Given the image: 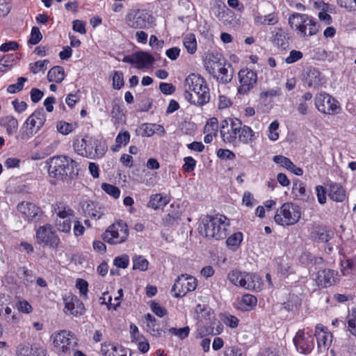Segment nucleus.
I'll use <instances>...</instances> for the list:
<instances>
[{
	"label": "nucleus",
	"instance_id": "nucleus-2",
	"mask_svg": "<svg viewBox=\"0 0 356 356\" xmlns=\"http://www.w3.org/2000/svg\"><path fill=\"white\" fill-rule=\"evenodd\" d=\"M229 225V222L226 216L208 215L202 218L198 230L202 236L209 239L221 240L227 236Z\"/></svg>",
	"mask_w": 356,
	"mask_h": 356
},
{
	"label": "nucleus",
	"instance_id": "nucleus-27",
	"mask_svg": "<svg viewBox=\"0 0 356 356\" xmlns=\"http://www.w3.org/2000/svg\"><path fill=\"white\" fill-rule=\"evenodd\" d=\"M329 197L335 202H341L346 199V191L343 187L337 183H331L327 191Z\"/></svg>",
	"mask_w": 356,
	"mask_h": 356
},
{
	"label": "nucleus",
	"instance_id": "nucleus-57",
	"mask_svg": "<svg viewBox=\"0 0 356 356\" xmlns=\"http://www.w3.org/2000/svg\"><path fill=\"white\" fill-rule=\"evenodd\" d=\"M190 328L188 326H186L181 328L171 327L169 329V332L177 336L179 338L183 339L187 337L189 334Z\"/></svg>",
	"mask_w": 356,
	"mask_h": 356
},
{
	"label": "nucleus",
	"instance_id": "nucleus-7",
	"mask_svg": "<svg viewBox=\"0 0 356 356\" xmlns=\"http://www.w3.org/2000/svg\"><path fill=\"white\" fill-rule=\"evenodd\" d=\"M46 115L42 109L35 111L25 121L19 138L22 140L31 138L44 125Z\"/></svg>",
	"mask_w": 356,
	"mask_h": 356
},
{
	"label": "nucleus",
	"instance_id": "nucleus-6",
	"mask_svg": "<svg viewBox=\"0 0 356 356\" xmlns=\"http://www.w3.org/2000/svg\"><path fill=\"white\" fill-rule=\"evenodd\" d=\"M53 344L59 356H67L77 345L74 334L67 330H60L52 335Z\"/></svg>",
	"mask_w": 356,
	"mask_h": 356
},
{
	"label": "nucleus",
	"instance_id": "nucleus-31",
	"mask_svg": "<svg viewBox=\"0 0 356 356\" xmlns=\"http://www.w3.org/2000/svg\"><path fill=\"white\" fill-rule=\"evenodd\" d=\"M238 143H241L245 145L252 143L256 138L254 131L250 127L243 124L242 122L241 126L240 134H238Z\"/></svg>",
	"mask_w": 356,
	"mask_h": 356
},
{
	"label": "nucleus",
	"instance_id": "nucleus-18",
	"mask_svg": "<svg viewBox=\"0 0 356 356\" xmlns=\"http://www.w3.org/2000/svg\"><path fill=\"white\" fill-rule=\"evenodd\" d=\"M338 273L331 269H321L317 273L316 282L319 286L327 288L336 282Z\"/></svg>",
	"mask_w": 356,
	"mask_h": 356
},
{
	"label": "nucleus",
	"instance_id": "nucleus-35",
	"mask_svg": "<svg viewBox=\"0 0 356 356\" xmlns=\"http://www.w3.org/2000/svg\"><path fill=\"white\" fill-rule=\"evenodd\" d=\"M1 124L6 129V132L11 136L17 133L18 129L17 120L11 115H8L2 118Z\"/></svg>",
	"mask_w": 356,
	"mask_h": 356
},
{
	"label": "nucleus",
	"instance_id": "nucleus-40",
	"mask_svg": "<svg viewBox=\"0 0 356 356\" xmlns=\"http://www.w3.org/2000/svg\"><path fill=\"white\" fill-rule=\"evenodd\" d=\"M73 218L54 219V225L56 229L61 232L70 233Z\"/></svg>",
	"mask_w": 356,
	"mask_h": 356
},
{
	"label": "nucleus",
	"instance_id": "nucleus-48",
	"mask_svg": "<svg viewBox=\"0 0 356 356\" xmlns=\"http://www.w3.org/2000/svg\"><path fill=\"white\" fill-rule=\"evenodd\" d=\"M218 121L216 118H210L204 126V133H209L217 136Z\"/></svg>",
	"mask_w": 356,
	"mask_h": 356
},
{
	"label": "nucleus",
	"instance_id": "nucleus-17",
	"mask_svg": "<svg viewBox=\"0 0 356 356\" xmlns=\"http://www.w3.org/2000/svg\"><path fill=\"white\" fill-rule=\"evenodd\" d=\"M315 337L317 346L321 352H325L329 349L332 342V334L322 324L316 326Z\"/></svg>",
	"mask_w": 356,
	"mask_h": 356
},
{
	"label": "nucleus",
	"instance_id": "nucleus-43",
	"mask_svg": "<svg viewBox=\"0 0 356 356\" xmlns=\"http://www.w3.org/2000/svg\"><path fill=\"white\" fill-rule=\"evenodd\" d=\"M166 204L167 200L161 194H155L151 196L147 206L154 209H158Z\"/></svg>",
	"mask_w": 356,
	"mask_h": 356
},
{
	"label": "nucleus",
	"instance_id": "nucleus-14",
	"mask_svg": "<svg viewBox=\"0 0 356 356\" xmlns=\"http://www.w3.org/2000/svg\"><path fill=\"white\" fill-rule=\"evenodd\" d=\"M149 14L146 10H131L126 16L127 24L134 29H144L149 23Z\"/></svg>",
	"mask_w": 356,
	"mask_h": 356
},
{
	"label": "nucleus",
	"instance_id": "nucleus-56",
	"mask_svg": "<svg viewBox=\"0 0 356 356\" xmlns=\"http://www.w3.org/2000/svg\"><path fill=\"white\" fill-rule=\"evenodd\" d=\"M42 38V33L37 26H33L31 29V37L28 42L31 44H38Z\"/></svg>",
	"mask_w": 356,
	"mask_h": 356
},
{
	"label": "nucleus",
	"instance_id": "nucleus-32",
	"mask_svg": "<svg viewBox=\"0 0 356 356\" xmlns=\"http://www.w3.org/2000/svg\"><path fill=\"white\" fill-rule=\"evenodd\" d=\"M241 121L238 118L232 119V129L233 135H229L225 137L227 143L236 145L239 142V136L241 131Z\"/></svg>",
	"mask_w": 356,
	"mask_h": 356
},
{
	"label": "nucleus",
	"instance_id": "nucleus-37",
	"mask_svg": "<svg viewBox=\"0 0 356 356\" xmlns=\"http://www.w3.org/2000/svg\"><path fill=\"white\" fill-rule=\"evenodd\" d=\"M305 80L309 87L316 88L320 86L321 84L320 72L315 68L309 69L307 72Z\"/></svg>",
	"mask_w": 356,
	"mask_h": 356
},
{
	"label": "nucleus",
	"instance_id": "nucleus-23",
	"mask_svg": "<svg viewBox=\"0 0 356 356\" xmlns=\"http://www.w3.org/2000/svg\"><path fill=\"white\" fill-rule=\"evenodd\" d=\"M81 209L85 215L90 216L95 220L99 219L104 215L102 208L91 200H86L82 202Z\"/></svg>",
	"mask_w": 356,
	"mask_h": 356
},
{
	"label": "nucleus",
	"instance_id": "nucleus-9",
	"mask_svg": "<svg viewBox=\"0 0 356 356\" xmlns=\"http://www.w3.org/2000/svg\"><path fill=\"white\" fill-rule=\"evenodd\" d=\"M315 106L318 111L327 115H337L340 112L339 102L326 92H321L315 97Z\"/></svg>",
	"mask_w": 356,
	"mask_h": 356
},
{
	"label": "nucleus",
	"instance_id": "nucleus-28",
	"mask_svg": "<svg viewBox=\"0 0 356 356\" xmlns=\"http://www.w3.org/2000/svg\"><path fill=\"white\" fill-rule=\"evenodd\" d=\"M230 10L226 6V5L221 2L217 1L213 6L211 8V13L218 20L225 24L227 21L226 17L228 15Z\"/></svg>",
	"mask_w": 356,
	"mask_h": 356
},
{
	"label": "nucleus",
	"instance_id": "nucleus-11",
	"mask_svg": "<svg viewBox=\"0 0 356 356\" xmlns=\"http://www.w3.org/2000/svg\"><path fill=\"white\" fill-rule=\"evenodd\" d=\"M36 238L39 244H43L52 248H56L60 243V238L51 225L40 226L36 232Z\"/></svg>",
	"mask_w": 356,
	"mask_h": 356
},
{
	"label": "nucleus",
	"instance_id": "nucleus-53",
	"mask_svg": "<svg viewBox=\"0 0 356 356\" xmlns=\"http://www.w3.org/2000/svg\"><path fill=\"white\" fill-rule=\"evenodd\" d=\"M273 161L286 170L290 167L293 166V163L289 158L282 155H276L273 156Z\"/></svg>",
	"mask_w": 356,
	"mask_h": 356
},
{
	"label": "nucleus",
	"instance_id": "nucleus-22",
	"mask_svg": "<svg viewBox=\"0 0 356 356\" xmlns=\"http://www.w3.org/2000/svg\"><path fill=\"white\" fill-rule=\"evenodd\" d=\"M138 131L140 135L143 137H151L154 134H157L161 136L165 134V131L163 126L151 123L142 124L139 127Z\"/></svg>",
	"mask_w": 356,
	"mask_h": 356
},
{
	"label": "nucleus",
	"instance_id": "nucleus-8",
	"mask_svg": "<svg viewBox=\"0 0 356 356\" xmlns=\"http://www.w3.org/2000/svg\"><path fill=\"white\" fill-rule=\"evenodd\" d=\"M129 235L127 225L123 220H119L110 225L103 234L104 240L111 244L124 243Z\"/></svg>",
	"mask_w": 356,
	"mask_h": 356
},
{
	"label": "nucleus",
	"instance_id": "nucleus-60",
	"mask_svg": "<svg viewBox=\"0 0 356 356\" xmlns=\"http://www.w3.org/2000/svg\"><path fill=\"white\" fill-rule=\"evenodd\" d=\"M292 191L296 195H305L306 192L305 184L300 180L294 181Z\"/></svg>",
	"mask_w": 356,
	"mask_h": 356
},
{
	"label": "nucleus",
	"instance_id": "nucleus-5",
	"mask_svg": "<svg viewBox=\"0 0 356 356\" xmlns=\"http://www.w3.org/2000/svg\"><path fill=\"white\" fill-rule=\"evenodd\" d=\"M300 217V207L291 202H286L277 210L274 220L278 225L290 226L297 223Z\"/></svg>",
	"mask_w": 356,
	"mask_h": 356
},
{
	"label": "nucleus",
	"instance_id": "nucleus-42",
	"mask_svg": "<svg viewBox=\"0 0 356 356\" xmlns=\"http://www.w3.org/2000/svg\"><path fill=\"white\" fill-rule=\"evenodd\" d=\"M243 241V234L240 232L232 234L226 241L229 248L235 250L238 248Z\"/></svg>",
	"mask_w": 356,
	"mask_h": 356
},
{
	"label": "nucleus",
	"instance_id": "nucleus-36",
	"mask_svg": "<svg viewBox=\"0 0 356 356\" xmlns=\"http://www.w3.org/2000/svg\"><path fill=\"white\" fill-rule=\"evenodd\" d=\"M65 76L63 67L54 66L48 72L47 79L49 82L60 83L65 79Z\"/></svg>",
	"mask_w": 356,
	"mask_h": 356
},
{
	"label": "nucleus",
	"instance_id": "nucleus-52",
	"mask_svg": "<svg viewBox=\"0 0 356 356\" xmlns=\"http://www.w3.org/2000/svg\"><path fill=\"white\" fill-rule=\"evenodd\" d=\"M49 63V60H38L30 63V70L33 74H37L40 71H44L47 69V65Z\"/></svg>",
	"mask_w": 356,
	"mask_h": 356
},
{
	"label": "nucleus",
	"instance_id": "nucleus-41",
	"mask_svg": "<svg viewBox=\"0 0 356 356\" xmlns=\"http://www.w3.org/2000/svg\"><path fill=\"white\" fill-rule=\"evenodd\" d=\"M346 330L356 337V308L351 309L346 317Z\"/></svg>",
	"mask_w": 356,
	"mask_h": 356
},
{
	"label": "nucleus",
	"instance_id": "nucleus-50",
	"mask_svg": "<svg viewBox=\"0 0 356 356\" xmlns=\"http://www.w3.org/2000/svg\"><path fill=\"white\" fill-rule=\"evenodd\" d=\"M101 187L104 191L115 199H118L120 197V190L117 186L110 184L104 183L102 184Z\"/></svg>",
	"mask_w": 356,
	"mask_h": 356
},
{
	"label": "nucleus",
	"instance_id": "nucleus-51",
	"mask_svg": "<svg viewBox=\"0 0 356 356\" xmlns=\"http://www.w3.org/2000/svg\"><path fill=\"white\" fill-rule=\"evenodd\" d=\"M27 78L19 77L16 83L10 84L7 88V92L11 94L21 91L24 88V84L27 81Z\"/></svg>",
	"mask_w": 356,
	"mask_h": 356
},
{
	"label": "nucleus",
	"instance_id": "nucleus-55",
	"mask_svg": "<svg viewBox=\"0 0 356 356\" xmlns=\"http://www.w3.org/2000/svg\"><path fill=\"white\" fill-rule=\"evenodd\" d=\"M241 302L246 306L245 309L249 310L257 305V299L253 295L245 294L243 296Z\"/></svg>",
	"mask_w": 356,
	"mask_h": 356
},
{
	"label": "nucleus",
	"instance_id": "nucleus-61",
	"mask_svg": "<svg viewBox=\"0 0 356 356\" xmlns=\"http://www.w3.org/2000/svg\"><path fill=\"white\" fill-rule=\"evenodd\" d=\"M124 86L123 74L120 72H114L113 76V86L115 89L119 90Z\"/></svg>",
	"mask_w": 356,
	"mask_h": 356
},
{
	"label": "nucleus",
	"instance_id": "nucleus-25",
	"mask_svg": "<svg viewBox=\"0 0 356 356\" xmlns=\"http://www.w3.org/2000/svg\"><path fill=\"white\" fill-rule=\"evenodd\" d=\"M100 352L103 356H127V350L122 346L113 343L102 344Z\"/></svg>",
	"mask_w": 356,
	"mask_h": 356
},
{
	"label": "nucleus",
	"instance_id": "nucleus-1",
	"mask_svg": "<svg viewBox=\"0 0 356 356\" xmlns=\"http://www.w3.org/2000/svg\"><path fill=\"white\" fill-rule=\"evenodd\" d=\"M184 98L191 104L204 105L209 102L210 94L204 79L200 74L191 73L184 81Z\"/></svg>",
	"mask_w": 356,
	"mask_h": 356
},
{
	"label": "nucleus",
	"instance_id": "nucleus-21",
	"mask_svg": "<svg viewBox=\"0 0 356 356\" xmlns=\"http://www.w3.org/2000/svg\"><path fill=\"white\" fill-rule=\"evenodd\" d=\"M17 209L23 213L28 220L32 221L36 219L41 213L39 207L31 202H21L17 205Z\"/></svg>",
	"mask_w": 356,
	"mask_h": 356
},
{
	"label": "nucleus",
	"instance_id": "nucleus-54",
	"mask_svg": "<svg viewBox=\"0 0 356 356\" xmlns=\"http://www.w3.org/2000/svg\"><path fill=\"white\" fill-rule=\"evenodd\" d=\"M279 122L277 120L272 122L268 127V138L270 140L275 141L279 138Z\"/></svg>",
	"mask_w": 356,
	"mask_h": 356
},
{
	"label": "nucleus",
	"instance_id": "nucleus-3",
	"mask_svg": "<svg viewBox=\"0 0 356 356\" xmlns=\"http://www.w3.org/2000/svg\"><path fill=\"white\" fill-rule=\"evenodd\" d=\"M47 170L50 177L64 180L71 176L77 163L67 156H55L47 160Z\"/></svg>",
	"mask_w": 356,
	"mask_h": 356
},
{
	"label": "nucleus",
	"instance_id": "nucleus-10",
	"mask_svg": "<svg viewBox=\"0 0 356 356\" xmlns=\"http://www.w3.org/2000/svg\"><path fill=\"white\" fill-rule=\"evenodd\" d=\"M88 138V136H85L82 138H76L74 141L73 147L75 152L82 156L90 159L94 158L95 156L99 157L102 156L106 152V149L103 147L101 151L99 152V147L97 145L94 152L91 139Z\"/></svg>",
	"mask_w": 356,
	"mask_h": 356
},
{
	"label": "nucleus",
	"instance_id": "nucleus-49",
	"mask_svg": "<svg viewBox=\"0 0 356 356\" xmlns=\"http://www.w3.org/2000/svg\"><path fill=\"white\" fill-rule=\"evenodd\" d=\"M220 133L222 140L227 143L225 137L229 135H233L232 129V119L230 120V124H229L228 121L226 120H222L221 122L220 127Z\"/></svg>",
	"mask_w": 356,
	"mask_h": 356
},
{
	"label": "nucleus",
	"instance_id": "nucleus-45",
	"mask_svg": "<svg viewBox=\"0 0 356 356\" xmlns=\"http://www.w3.org/2000/svg\"><path fill=\"white\" fill-rule=\"evenodd\" d=\"M314 5L316 8L322 6L321 10L318 14L320 20L324 22L326 24H330L332 23V17L326 13L328 5L322 1H316L314 3Z\"/></svg>",
	"mask_w": 356,
	"mask_h": 356
},
{
	"label": "nucleus",
	"instance_id": "nucleus-16",
	"mask_svg": "<svg viewBox=\"0 0 356 356\" xmlns=\"http://www.w3.org/2000/svg\"><path fill=\"white\" fill-rule=\"evenodd\" d=\"M63 300L65 302L64 312L65 314H70L74 316L83 314L85 312L84 305L77 296L69 293L64 296Z\"/></svg>",
	"mask_w": 356,
	"mask_h": 356
},
{
	"label": "nucleus",
	"instance_id": "nucleus-63",
	"mask_svg": "<svg viewBox=\"0 0 356 356\" xmlns=\"http://www.w3.org/2000/svg\"><path fill=\"white\" fill-rule=\"evenodd\" d=\"M303 56V54L300 51L292 50L290 51L289 56L285 58V62L288 64L293 63Z\"/></svg>",
	"mask_w": 356,
	"mask_h": 356
},
{
	"label": "nucleus",
	"instance_id": "nucleus-34",
	"mask_svg": "<svg viewBox=\"0 0 356 356\" xmlns=\"http://www.w3.org/2000/svg\"><path fill=\"white\" fill-rule=\"evenodd\" d=\"M254 21L257 25H275L278 22V17L275 13H270L266 15L257 13L254 15Z\"/></svg>",
	"mask_w": 356,
	"mask_h": 356
},
{
	"label": "nucleus",
	"instance_id": "nucleus-62",
	"mask_svg": "<svg viewBox=\"0 0 356 356\" xmlns=\"http://www.w3.org/2000/svg\"><path fill=\"white\" fill-rule=\"evenodd\" d=\"M47 349L40 343L31 345V356H46Z\"/></svg>",
	"mask_w": 356,
	"mask_h": 356
},
{
	"label": "nucleus",
	"instance_id": "nucleus-29",
	"mask_svg": "<svg viewBox=\"0 0 356 356\" xmlns=\"http://www.w3.org/2000/svg\"><path fill=\"white\" fill-rule=\"evenodd\" d=\"M260 278L255 274L245 273L241 287L246 289H257L260 288Z\"/></svg>",
	"mask_w": 356,
	"mask_h": 356
},
{
	"label": "nucleus",
	"instance_id": "nucleus-58",
	"mask_svg": "<svg viewBox=\"0 0 356 356\" xmlns=\"http://www.w3.org/2000/svg\"><path fill=\"white\" fill-rule=\"evenodd\" d=\"M129 140L130 134L127 131H120L115 138L117 147L119 148L122 145H126L129 143Z\"/></svg>",
	"mask_w": 356,
	"mask_h": 356
},
{
	"label": "nucleus",
	"instance_id": "nucleus-13",
	"mask_svg": "<svg viewBox=\"0 0 356 356\" xmlns=\"http://www.w3.org/2000/svg\"><path fill=\"white\" fill-rule=\"evenodd\" d=\"M293 343L298 351L307 354L314 347V337L309 331L299 330L293 338Z\"/></svg>",
	"mask_w": 356,
	"mask_h": 356
},
{
	"label": "nucleus",
	"instance_id": "nucleus-59",
	"mask_svg": "<svg viewBox=\"0 0 356 356\" xmlns=\"http://www.w3.org/2000/svg\"><path fill=\"white\" fill-rule=\"evenodd\" d=\"M75 128V125L73 124L67 123L65 122H60L57 124V129L58 131L63 134V135H67L70 132H72Z\"/></svg>",
	"mask_w": 356,
	"mask_h": 356
},
{
	"label": "nucleus",
	"instance_id": "nucleus-64",
	"mask_svg": "<svg viewBox=\"0 0 356 356\" xmlns=\"http://www.w3.org/2000/svg\"><path fill=\"white\" fill-rule=\"evenodd\" d=\"M217 156L224 160H234L235 154L229 149H220L217 151Z\"/></svg>",
	"mask_w": 356,
	"mask_h": 356
},
{
	"label": "nucleus",
	"instance_id": "nucleus-12",
	"mask_svg": "<svg viewBox=\"0 0 356 356\" xmlns=\"http://www.w3.org/2000/svg\"><path fill=\"white\" fill-rule=\"evenodd\" d=\"M196 286L197 282L194 277L181 275L176 280L172 290L175 293L176 297H183L188 292L194 291Z\"/></svg>",
	"mask_w": 356,
	"mask_h": 356
},
{
	"label": "nucleus",
	"instance_id": "nucleus-47",
	"mask_svg": "<svg viewBox=\"0 0 356 356\" xmlns=\"http://www.w3.org/2000/svg\"><path fill=\"white\" fill-rule=\"evenodd\" d=\"M133 268L145 271L148 268L149 262L141 255H135L133 257Z\"/></svg>",
	"mask_w": 356,
	"mask_h": 356
},
{
	"label": "nucleus",
	"instance_id": "nucleus-39",
	"mask_svg": "<svg viewBox=\"0 0 356 356\" xmlns=\"http://www.w3.org/2000/svg\"><path fill=\"white\" fill-rule=\"evenodd\" d=\"M219 68L220 70L216 71V73H213L211 75L222 83L229 82L232 79V74L229 73L228 70L225 67V62Z\"/></svg>",
	"mask_w": 356,
	"mask_h": 356
},
{
	"label": "nucleus",
	"instance_id": "nucleus-19",
	"mask_svg": "<svg viewBox=\"0 0 356 356\" xmlns=\"http://www.w3.org/2000/svg\"><path fill=\"white\" fill-rule=\"evenodd\" d=\"M225 62L222 55L218 52L209 53L204 60V67L207 71L210 74L216 73V71L220 70L219 67Z\"/></svg>",
	"mask_w": 356,
	"mask_h": 356
},
{
	"label": "nucleus",
	"instance_id": "nucleus-4",
	"mask_svg": "<svg viewBox=\"0 0 356 356\" xmlns=\"http://www.w3.org/2000/svg\"><path fill=\"white\" fill-rule=\"evenodd\" d=\"M289 24L301 37H310L318 31L319 26L317 22L312 17L306 14H292L289 17Z\"/></svg>",
	"mask_w": 356,
	"mask_h": 356
},
{
	"label": "nucleus",
	"instance_id": "nucleus-30",
	"mask_svg": "<svg viewBox=\"0 0 356 356\" xmlns=\"http://www.w3.org/2000/svg\"><path fill=\"white\" fill-rule=\"evenodd\" d=\"M147 322V330L154 337H161L162 334V329L160 325L156 323V319L152 315L147 314L145 316Z\"/></svg>",
	"mask_w": 356,
	"mask_h": 356
},
{
	"label": "nucleus",
	"instance_id": "nucleus-38",
	"mask_svg": "<svg viewBox=\"0 0 356 356\" xmlns=\"http://www.w3.org/2000/svg\"><path fill=\"white\" fill-rule=\"evenodd\" d=\"M18 275L26 286H29L34 282L35 275L33 272L24 266L18 268Z\"/></svg>",
	"mask_w": 356,
	"mask_h": 356
},
{
	"label": "nucleus",
	"instance_id": "nucleus-24",
	"mask_svg": "<svg viewBox=\"0 0 356 356\" xmlns=\"http://www.w3.org/2000/svg\"><path fill=\"white\" fill-rule=\"evenodd\" d=\"M272 33L273 43L278 47L286 49L288 46L289 40L288 33H286V31H285L282 28H275Z\"/></svg>",
	"mask_w": 356,
	"mask_h": 356
},
{
	"label": "nucleus",
	"instance_id": "nucleus-33",
	"mask_svg": "<svg viewBox=\"0 0 356 356\" xmlns=\"http://www.w3.org/2000/svg\"><path fill=\"white\" fill-rule=\"evenodd\" d=\"M312 237L319 242H327L332 238V232L326 228L317 226L315 227L312 232Z\"/></svg>",
	"mask_w": 356,
	"mask_h": 356
},
{
	"label": "nucleus",
	"instance_id": "nucleus-46",
	"mask_svg": "<svg viewBox=\"0 0 356 356\" xmlns=\"http://www.w3.org/2000/svg\"><path fill=\"white\" fill-rule=\"evenodd\" d=\"M245 272L233 270L228 273L227 278L231 283L237 286H241Z\"/></svg>",
	"mask_w": 356,
	"mask_h": 356
},
{
	"label": "nucleus",
	"instance_id": "nucleus-15",
	"mask_svg": "<svg viewBox=\"0 0 356 356\" xmlns=\"http://www.w3.org/2000/svg\"><path fill=\"white\" fill-rule=\"evenodd\" d=\"M240 86L238 92L241 95L247 94L256 84L257 75L255 72L249 69H243L238 72Z\"/></svg>",
	"mask_w": 356,
	"mask_h": 356
},
{
	"label": "nucleus",
	"instance_id": "nucleus-44",
	"mask_svg": "<svg viewBox=\"0 0 356 356\" xmlns=\"http://www.w3.org/2000/svg\"><path fill=\"white\" fill-rule=\"evenodd\" d=\"M184 46L187 51L193 54L197 50V42L194 34H188L184 38Z\"/></svg>",
	"mask_w": 356,
	"mask_h": 356
},
{
	"label": "nucleus",
	"instance_id": "nucleus-26",
	"mask_svg": "<svg viewBox=\"0 0 356 356\" xmlns=\"http://www.w3.org/2000/svg\"><path fill=\"white\" fill-rule=\"evenodd\" d=\"M135 57L136 65L138 69L147 68L151 66L155 60L154 58L150 54L143 51L136 52Z\"/></svg>",
	"mask_w": 356,
	"mask_h": 356
},
{
	"label": "nucleus",
	"instance_id": "nucleus-20",
	"mask_svg": "<svg viewBox=\"0 0 356 356\" xmlns=\"http://www.w3.org/2000/svg\"><path fill=\"white\" fill-rule=\"evenodd\" d=\"M52 212L54 220L73 218L74 216V210L67 204L63 202H56L52 204Z\"/></svg>",
	"mask_w": 356,
	"mask_h": 356
}]
</instances>
